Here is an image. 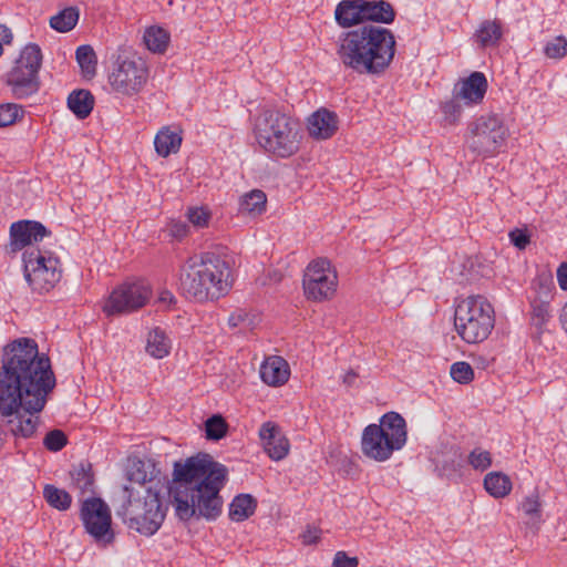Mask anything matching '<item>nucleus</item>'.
Here are the masks:
<instances>
[{
  "label": "nucleus",
  "mask_w": 567,
  "mask_h": 567,
  "mask_svg": "<svg viewBox=\"0 0 567 567\" xmlns=\"http://www.w3.org/2000/svg\"><path fill=\"white\" fill-rule=\"evenodd\" d=\"M171 348V340L167 338L164 330L156 327L148 332L145 350L151 357L163 359L168 355Z\"/></svg>",
  "instance_id": "nucleus-27"
},
{
  "label": "nucleus",
  "mask_w": 567,
  "mask_h": 567,
  "mask_svg": "<svg viewBox=\"0 0 567 567\" xmlns=\"http://www.w3.org/2000/svg\"><path fill=\"white\" fill-rule=\"evenodd\" d=\"M81 518L86 532L97 543L111 544L114 533L111 528V512L106 503L101 498H87L81 508Z\"/></svg>",
  "instance_id": "nucleus-14"
},
{
  "label": "nucleus",
  "mask_w": 567,
  "mask_h": 567,
  "mask_svg": "<svg viewBox=\"0 0 567 567\" xmlns=\"http://www.w3.org/2000/svg\"><path fill=\"white\" fill-rule=\"evenodd\" d=\"M509 131L496 114L482 115L468 125L466 138L471 151L478 155H494L506 145Z\"/></svg>",
  "instance_id": "nucleus-11"
},
{
  "label": "nucleus",
  "mask_w": 567,
  "mask_h": 567,
  "mask_svg": "<svg viewBox=\"0 0 567 567\" xmlns=\"http://www.w3.org/2000/svg\"><path fill=\"white\" fill-rule=\"evenodd\" d=\"M558 285L563 290H567V262L561 264L557 269Z\"/></svg>",
  "instance_id": "nucleus-51"
},
{
  "label": "nucleus",
  "mask_w": 567,
  "mask_h": 567,
  "mask_svg": "<svg viewBox=\"0 0 567 567\" xmlns=\"http://www.w3.org/2000/svg\"><path fill=\"white\" fill-rule=\"evenodd\" d=\"M76 61L81 68L82 74L91 79L96 73V54L91 45H80L75 51Z\"/></svg>",
  "instance_id": "nucleus-35"
},
{
  "label": "nucleus",
  "mask_w": 567,
  "mask_h": 567,
  "mask_svg": "<svg viewBox=\"0 0 567 567\" xmlns=\"http://www.w3.org/2000/svg\"><path fill=\"white\" fill-rule=\"evenodd\" d=\"M522 509L524 514L528 517L526 524L530 526V528L537 529L540 523V512H539V502L537 497H527L522 503Z\"/></svg>",
  "instance_id": "nucleus-40"
},
{
  "label": "nucleus",
  "mask_w": 567,
  "mask_h": 567,
  "mask_svg": "<svg viewBox=\"0 0 567 567\" xmlns=\"http://www.w3.org/2000/svg\"><path fill=\"white\" fill-rule=\"evenodd\" d=\"M228 470L207 454H198L174 463L168 494L173 497L176 515L187 520L196 513L215 520L221 513L220 489Z\"/></svg>",
  "instance_id": "nucleus-2"
},
{
  "label": "nucleus",
  "mask_w": 567,
  "mask_h": 567,
  "mask_svg": "<svg viewBox=\"0 0 567 567\" xmlns=\"http://www.w3.org/2000/svg\"><path fill=\"white\" fill-rule=\"evenodd\" d=\"M246 319H247V313L239 310L229 316L228 324L231 328H236V327H239Z\"/></svg>",
  "instance_id": "nucleus-50"
},
{
  "label": "nucleus",
  "mask_w": 567,
  "mask_h": 567,
  "mask_svg": "<svg viewBox=\"0 0 567 567\" xmlns=\"http://www.w3.org/2000/svg\"><path fill=\"white\" fill-rule=\"evenodd\" d=\"M125 502L117 509V515L130 528L144 536H153L164 523L168 503L161 489L150 486L143 491H134L123 486Z\"/></svg>",
  "instance_id": "nucleus-5"
},
{
  "label": "nucleus",
  "mask_w": 567,
  "mask_h": 567,
  "mask_svg": "<svg viewBox=\"0 0 567 567\" xmlns=\"http://www.w3.org/2000/svg\"><path fill=\"white\" fill-rule=\"evenodd\" d=\"M334 19L338 25L343 29L363 23L362 0L340 1L334 10Z\"/></svg>",
  "instance_id": "nucleus-20"
},
{
  "label": "nucleus",
  "mask_w": 567,
  "mask_h": 567,
  "mask_svg": "<svg viewBox=\"0 0 567 567\" xmlns=\"http://www.w3.org/2000/svg\"><path fill=\"white\" fill-rule=\"evenodd\" d=\"M163 301H166L167 299L172 300L173 296L169 292H164L161 297Z\"/></svg>",
  "instance_id": "nucleus-55"
},
{
  "label": "nucleus",
  "mask_w": 567,
  "mask_h": 567,
  "mask_svg": "<svg viewBox=\"0 0 567 567\" xmlns=\"http://www.w3.org/2000/svg\"><path fill=\"white\" fill-rule=\"evenodd\" d=\"M50 231L39 221L20 220L10 227L11 247L13 251L21 250L33 241L42 240Z\"/></svg>",
  "instance_id": "nucleus-17"
},
{
  "label": "nucleus",
  "mask_w": 567,
  "mask_h": 567,
  "mask_svg": "<svg viewBox=\"0 0 567 567\" xmlns=\"http://www.w3.org/2000/svg\"><path fill=\"white\" fill-rule=\"evenodd\" d=\"M228 262L214 252L189 257L182 268L181 289L203 302L219 299L230 290Z\"/></svg>",
  "instance_id": "nucleus-4"
},
{
  "label": "nucleus",
  "mask_w": 567,
  "mask_h": 567,
  "mask_svg": "<svg viewBox=\"0 0 567 567\" xmlns=\"http://www.w3.org/2000/svg\"><path fill=\"white\" fill-rule=\"evenodd\" d=\"M187 218L197 228H203L208 225L210 214L203 207H193L187 212Z\"/></svg>",
  "instance_id": "nucleus-45"
},
{
  "label": "nucleus",
  "mask_w": 567,
  "mask_h": 567,
  "mask_svg": "<svg viewBox=\"0 0 567 567\" xmlns=\"http://www.w3.org/2000/svg\"><path fill=\"white\" fill-rule=\"evenodd\" d=\"M484 487L491 496L503 498L511 493L512 482L501 472H491L484 478Z\"/></svg>",
  "instance_id": "nucleus-32"
},
{
  "label": "nucleus",
  "mask_w": 567,
  "mask_h": 567,
  "mask_svg": "<svg viewBox=\"0 0 567 567\" xmlns=\"http://www.w3.org/2000/svg\"><path fill=\"white\" fill-rule=\"evenodd\" d=\"M79 17L78 8H65L50 18V27L61 33L69 32L76 25Z\"/></svg>",
  "instance_id": "nucleus-34"
},
{
  "label": "nucleus",
  "mask_w": 567,
  "mask_h": 567,
  "mask_svg": "<svg viewBox=\"0 0 567 567\" xmlns=\"http://www.w3.org/2000/svg\"><path fill=\"white\" fill-rule=\"evenodd\" d=\"M358 378V374L354 371H349L343 377V383L351 386L354 384L355 380Z\"/></svg>",
  "instance_id": "nucleus-54"
},
{
  "label": "nucleus",
  "mask_w": 567,
  "mask_h": 567,
  "mask_svg": "<svg viewBox=\"0 0 567 567\" xmlns=\"http://www.w3.org/2000/svg\"><path fill=\"white\" fill-rule=\"evenodd\" d=\"M259 437L265 452L274 461H280L288 454L289 442L272 422L264 423L259 429Z\"/></svg>",
  "instance_id": "nucleus-18"
},
{
  "label": "nucleus",
  "mask_w": 567,
  "mask_h": 567,
  "mask_svg": "<svg viewBox=\"0 0 567 567\" xmlns=\"http://www.w3.org/2000/svg\"><path fill=\"white\" fill-rule=\"evenodd\" d=\"M487 86L484 73L475 71L455 83L453 94L454 97L461 99L464 105L480 104L486 94Z\"/></svg>",
  "instance_id": "nucleus-16"
},
{
  "label": "nucleus",
  "mask_w": 567,
  "mask_h": 567,
  "mask_svg": "<svg viewBox=\"0 0 567 567\" xmlns=\"http://www.w3.org/2000/svg\"><path fill=\"white\" fill-rule=\"evenodd\" d=\"M260 378L272 386L286 383L289 378L288 363L280 357L267 358L260 367Z\"/></svg>",
  "instance_id": "nucleus-21"
},
{
  "label": "nucleus",
  "mask_w": 567,
  "mask_h": 567,
  "mask_svg": "<svg viewBox=\"0 0 567 567\" xmlns=\"http://www.w3.org/2000/svg\"><path fill=\"white\" fill-rule=\"evenodd\" d=\"M188 225L183 220H171L166 226L168 236L177 240L185 238L188 234Z\"/></svg>",
  "instance_id": "nucleus-46"
},
{
  "label": "nucleus",
  "mask_w": 567,
  "mask_h": 567,
  "mask_svg": "<svg viewBox=\"0 0 567 567\" xmlns=\"http://www.w3.org/2000/svg\"><path fill=\"white\" fill-rule=\"evenodd\" d=\"M530 303V324L534 329L533 338L540 340L542 336L548 331V323L551 320L550 303L546 301H529Z\"/></svg>",
  "instance_id": "nucleus-23"
},
{
  "label": "nucleus",
  "mask_w": 567,
  "mask_h": 567,
  "mask_svg": "<svg viewBox=\"0 0 567 567\" xmlns=\"http://www.w3.org/2000/svg\"><path fill=\"white\" fill-rule=\"evenodd\" d=\"M169 33L162 27L153 25L144 31L143 41L153 53H164L168 47Z\"/></svg>",
  "instance_id": "nucleus-33"
},
{
  "label": "nucleus",
  "mask_w": 567,
  "mask_h": 567,
  "mask_svg": "<svg viewBox=\"0 0 567 567\" xmlns=\"http://www.w3.org/2000/svg\"><path fill=\"white\" fill-rule=\"evenodd\" d=\"M148 79L146 61L136 53L120 50L109 74L112 90L132 96L142 91Z\"/></svg>",
  "instance_id": "nucleus-10"
},
{
  "label": "nucleus",
  "mask_w": 567,
  "mask_h": 567,
  "mask_svg": "<svg viewBox=\"0 0 567 567\" xmlns=\"http://www.w3.org/2000/svg\"><path fill=\"white\" fill-rule=\"evenodd\" d=\"M43 497L50 506L59 511L69 509L72 503L71 495L66 491L50 484L44 486Z\"/></svg>",
  "instance_id": "nucleus-36"
},
{
  "label": "nucleus",
  "mask_w": 567,
  "mask_h": 567,
  "mask_svg": "<svg viewBox=\"0 0 567 567\" xmlns=\"http://www.w3.org/2000/svg\"><path fill=\"white\" fill-rule=\"evenodd\" d=\"M267 196L261 189H252L239 199V212L250 216L261 215L266 210Z\"/></svg>",
  "instance_id": "nucleus-29"
},
{
  "label": "nucleus",
  "mask_w": 567,
  "mask_h": 567,
  "mask_svg": "<svg viewBox=\"0 0 567 567\" xmlns=\"http://www.w3.org/2000/svg\"><path fill=\"white\" fill-rule=\"evenodd\" d=\"M72 486L80 492L81 496L94 494V475L90 462H80L70 473Z\"/></svg>",
  "instance_id": "nucleus-24"
},
{
  "label": "nucleus",
  "mask_w": 567,
  "mask_h": 567,
  "mask_svg": "<svg viewBox=\"0 0 567 567\" xmlns=\"http://www.w3.org/2000/svg\"><path fill=\"white\" fill-rule=\"evenodd\" d=\"M332 567H358V559L349 557L344 551L334 555Z\"/></svg>",
  "instance_id": "nucleus-48"
},
{
  "label": "nucleus",
  "mask_w": 567,
  "mask_h": 567,
  "mask_svg": "<svg viewBox=\"0 0 567 567\" xmlns=\"http://www.w3.org/2000/svg\"><path fill=\"white\" fill-rule=\"evenodd\" d=\"M22 106L16 103H4L0 105V127H6L16 123L23 115Z\"/></svg>",
  "instance_id": "nucleus-41"
},
{
  "label": "nucleus",
  "mask_w": 567,
  "mask_h": 567,
  "mask_svg": "<svg viewBox=\"0 0 567 567\" xmlns=\"http://www.w3.org/2000/svg\"><path fill=\"white\" fill-rule=\"evenodd\" d=\"M227 430L228 424L219 414L208 417L205 422V432L208 440L218 441L223 439L226 435Z\"/></svg>",
  "instance_id": "nucleus-37"
},
{
  "label": "nucleus",
  "mask_w": 567,
  "mask_h": 567,
  "mask_svg": "<svg viewBox=\"0 0 567 567\" xmlns=\"http://www.w3.org/2000/svg\"><path fill=\"white\" fill-rule=\"evenodd\" d=\"M318 538H319V535H318L317 529H313V530L309 529L306 533H303V535H302L303 544H306V545H311V544L317 543Z\"/></svg>",
  "instance_id": "nucleus-53"
},
{
  "label": "nucleus",
  "mask_w": 567,
  "mask_h": 567,
  "mask_svg": "<svg viewBox=\"0 0 567 567\" xmlns=\"http://www.w3.org/2000/svg\"><path fill=\"white\" fill-rule=\"evenodd\" d=\"M257 501L250 494L235 496L229 505V518L234 522H243L249 518L256 511Z\"/></svg>",
  "instance_id": "nucleus-28"
},
{
  "label": "nucleus",
  "mask_w": 567,
  "mask_h": 567,
  "mask_svg": "<svg viewBox=\"0 0 567 567\" xmlns=\"http://www.w3.org/2000/svg\"><path fill=\"white\" fill-rule=\"evenodd\" d=\"M12 32L11 30L3 25V24H0V44H9L11 41H12Z\"/></svg>",
  "instance_id": "nucleus-52"
},
{
  "label": "nucleus",
  "mask_w": 567,
  "mask_h": 567,
  "mask_svg": "<svg viewBox=\"0 0 567 567\" xmlns=\"http://www.w3.org/2000/svg\"><path fill=\"white\" fill-rule=\"evenodd\" d=\"M502 25L497 20L483 21L475 32L476 41L482 48L496 47L502 38Z\"/></svg>",
  "instance_id": "nucleus-30"
},
{
  "label": "nucleus",
  "mask_w": 567,
  "mask_h": 567,
  "mask_svg": "<svg viewBox=\"0 0 567 567\" xmlns=\"http://www.w3.org/2000/svg\"><path fill=\"white\" fill-rule=\"evenodd\" d=\"M495 324L494 309L483 296L461 300L454 312V327L467 343H480L488 338Z\"/></svg>",
  "instance_id": "nucleus-8"
},
{
  "label": "nucleus",
  "mask_w": 567,
  "mask_h": 567,
  "mask_svg": "<svg viewBox=\"0 0 567 567\" xmlns=\"http://www.w3.org/2000/svg\"><path fill=\"white\" fill-rule=\"evenodd\" d=\"M152 296L144 281L125 282L115 288L103 307L107 316L128 313L146 305Z\"/></svg>",
  "instance_id": "nucleus-13"
},
{
  "label": "nucleus",
  "mask_w": 567,
  "mask_h": 567,
  "mask_svg": "<svg viewBox=\"0 0 567 567\" xmlns=\"http://www.w3.org/2000/svg\"><path fill=\"white\" fill-rule=\"evenodd\" d=\"M24 277L33 291L47 292L54 287L61 278L58 269L59 260L45 256L39 249H29L23 254Z\"/></svg>",
  "instance_id": "nucleus-12"
},
{
  "label": "nucleus",
  "mask_w": 567,
  "mask_h": 567,
  "mask_svg": "<svg viewBox=\"0 0 567 567\" xmlns=\"http://www.w3.org/2000/svg\"><path fill=\"white\" fill-rule=\"evenodd\" d=\"M362 6L364 21L390 24L395 19L393 6L385 0H362Z\"/></svg>",
  "instance_id": "nucleus-22"
},
{
  "label": "nucleus",
  "mask_w": 567,
  "mask_h": 567,
  "mask_svg": "<svg viewBox=\"0 0 567 567\" xmlns=\"http://www.w3.org/2000/svg\"><path fill=\"white\" fill-rule=\"evenodd\" d=\"M450 374L452 379L461 384L471 382L474 378L472 367L464 361L455 362L451 365Z\"/></svg>",
  "instance_id": "nucleus-43"
},
{
  "label": "nucleus",
  "mask_w": 567,
  "mask_h": 567,
  "mask_svg": "<svg viewBox=\"0 0 567 567\" xmlns=\"http://www.w3.org/2000/svg\"><path fill=\"white\" fill-rule=\"evenodd\" d=\"M255 136L266 153L288 158L299 152L302 131L290 115L276 109H264L256 118Z\"/></svg>",
  "instance_id": "nucleus-6"
},
{
  "label": "nucleus",
  "mask_w": 567,
  "mask_h": 567,
  "mask_svg": "<svg viewBox=\"0 0 567 567\" xmlns=\"http://www.w3.org/2000/svg\"><path fill=\"white\" fill-rule=\"evenodd\" d=\"M68 443V437L61 430H52L47 433L43 445L51 452L61 451Z\"/></svg>",
  "instance_id": "nucleus-44"
},
{
  "label": "nucleus",
  "mask_w": 567,
  "mask_h": 567,
  "mask_svg": "<svg viewBox=\"0 0 567 567\" xmlns=\"http://www.w3.org/2000/svg\"><path fill=\"white\" fill-rule=\"evenodd\" d=\"M511 243L518 249H525L529 244V236L522 229H514L509 233Z\"/></svg>",
  "instance_id": "nucleus-47"
},
{
  "label": "nucleus",
  "mask_w": 567,
  "mask_h": 567,
  "mask_svg": "<svg viewBox=\"0 0 567 567\" xmlns=\"http://www.w3.org/2000/svg\"><path fill=\"white\" fill-rule=\"evenodd\" d=\"M127 478L131 482H136V483L141 484L140 491H143V488H146L144 486V483L146 482V478H147V474L145 471H142L141 468H137L136 471H130L127 473Z\"/></svg>",
  "instance_id": "nucleus-49"
},
{
  "label": "nucleus",
  "mask_w": 567,
  "mask_h": 567,
  "mask_svg": "<svg viewBox=\"0 0 567 567\" xmlns=\"http://www.w3.org/2000/svg\"><path fill=\"white\" fill-rule=\"evenodd\" d=\"M467 463L473 470L483 472L492 465V455L482 447H475L470 452Z\"/></svg>",
  "instance_id": "nucleus-39"
},
{
  "label": "nucleus",
  "mask_w": 567,
  "mask_h": 567,
  "mask_svg": "<svg viewBox=\"0 0 567 567\" xmlns=\"http://www.w3.org/2000/svg\"><path fill=\"white\" fill-rule=\"evenodd\" d=\"M337 56L346 69L359 74H380L395 54V38L391 30L364 24L342 32L337 40Z\"/></svg>",
  "instance_id": "nucleus-3"
},
{
  "label": "nucleus",
  "mask_w": 567,
  "mask_h": 567,
  "mask_svg": "<svg viewBox=\"0 0 567 567\" xmlns=\"http://www.w3.org/2000/svg\"><path fill=\"white\" fill-rule=\"evenodd\" d=\"M544 53L548 59H563L567 54V39L557 35L546 43Z\"/></svg>",
  "instance_id": "nucleus-42"
},
{
  "label": "nucleus",
  "mask_w": 567,
  "mask_h": 567,
  "mask_svg": "<svg viewBox=\"0 0 567 567\" xmlns=\"http://www.w3.org/2000/svg\"><path fill=\"white\" fill-rule=\"evenodd\" d=\"M68 107L78 118L84 120L94 107V96L87 90H75L68 96Z\"/></svg>",
  "instance_id": "nucleus-25"
},
{
  "label": "nucleus",
  "mask_w": 567,
  "mask_h": 567,
  "mask_svg": "<svg viewBox=\"0 0 567 567\" xmlns=\"http://www.w3.org/2000/svg\"><path fill=\"white\" fill-rule=\"evenodd\" d=\"M43 54L37 43H28L13 61L11 69L4 75L13 97L27 99L37 94L41 87L40 69Z\"/></svg>",
  "instance_id": "nucleus-9"
},
{
  "label": "nucleus",
  "mask_w": 567,
  "mask_h": 567,
  "mask_svg": "<svg viewBox=\"0 0 567 567\" xmlns=\"http://www.w3.org/2000/svg\"><path fill=\"white\" fill-rule=\"evenodd\" d=\"M406 423L396 412H388L380 417L379 424H369L362 433V453L377 462H384L393 452L406 443Z\"/></svg>",
  "instance_id": "nucleus-7"
},
{
  "label": "nucleus",
  "mask_w": 567,
  "mask_h": 567,
  "mask_svg": "<svg viewBox=\"0 0 567 567\" xmlns=\"http://www.w3.org/2000/svg\"><path fill=\"white\" fill-rule=\"evenodd\" d=\"M337 123V115L333 112L321 109L309 117L308 132L317 140H327L336 133Z\"/></svg>",
  "instance_id": "nucleus-19"
},
{
  "label": "nucleus",
  "mask_w": 567,
  "mask_h": 567,
  "mask_svg": "<svg viewBox=\"0 0 567 567\" xmlns=\"http://www.w3.org/2000/svg\"><path fill=\"white\" fill-rule=\"evenodd\" d=\"M461 99L454 97L452 93V97L441 104V111L443 114V120L447 124H456L462 115V104Z\"/></svg>",
  "instance_id": "nucleus-38"
},
{
  "label": "nucleus",
  "mask_w": 567,
  "mask_h": 567,
  "mask_svg": "<svg viewBox=\"0 0 567 567\" xmlns=\"http://www.w3.org/2000/svg\"><path fill=\"white\" fill-rule=\"evenodd\" d=\"M1 363L0 414L14 437L29 439L55 386L51 361L33 339L20 338L4 347Z\"/></svg>",
  "instance_id": "nucleus-1"
},
{
  "label": "nucleus",
  "mask_w": 567,
  "mask_h": 567,
  "mask_svg": "<svg viewBox=\"0 0 567 567\" xmlns=\"http://www.w3.org/2000/svg\"><path fill=\"white\" fill-rule=\"evenodd\" d=\"M182 143V137L168 127L162 128L155 136L154 145L158 155L167 157L172 153H176Z\"/></svg>",
  "instance_id": "nucleus-31"
},
{
  "label": "nucleus",
  "mask_w": 567,
  "mask_h": 567,
  "mask_svg": "<svg viewBox=\"0 0 567 567\" xmlns=\"http://www.w3.org/2000/svg\"><path fill=\"white\" fill-rule=\"evenodd\" d=\"M555 285L553 276L548 271L538 274L532 282V295L529 301H546L550 303L554 297Z\"/></svg>",
  "instance_id": "nucleus-26"
},
{
  "label": "nucleus",
  "mask_w": 567,
  "mask_h": 567,
  "mask_svg": "<svg viewBox=\"0 0 567 567\" xmlns=\"http://www.w3.org/2000/svg\"><path fill=\"white\" fill-rule=\"evenodd\" d=\"M302 285L309 299L321 301L336 292L337 275L327 259H317L307 267Z\"/></svg>",
  "instance_id": "nucleus-15"
}]
</instances>
